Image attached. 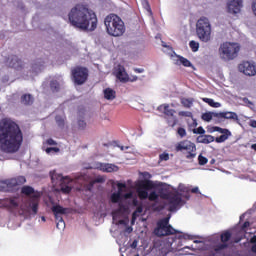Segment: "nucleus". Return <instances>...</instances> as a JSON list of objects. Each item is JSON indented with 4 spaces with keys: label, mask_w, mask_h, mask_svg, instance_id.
<instances>
[{
    "label": "nucleus",
    "mask_w": 256,
    "mask_h": 256,
    "mask_svg": "<svg viewBox=\"0 0 256 256\" xmlns=\"http://www.w3.org/2000/svg\"><path fill=\"white\" fill-rule=\"evenodd\" d=\"M249 125L253 127V129H256V120H250Z\"/></svg>",
    "instance_id": "052dcab7"
},
{
    "label": "nucleus",
    "mask_w": 256,
    "mask_h": 256,
    "mask_svg": "<svg viewBox=\"0 0 256 256\" xmlns=\"http://www.w3.org/2000/svg\"><path fill=\"white\" fill-rule=\"evenodd\" d=\"M178 115L179 117H189L190 119H193V112L191 111H179Z\"/></svg>",
    "instance_id": "c03bdc74"
},
{
    "label": "nucleus",
    "mask_w": 256,
    "mask_h": 256,
    "mask_svg": "<svg viewBox=\"0 0 256 256\" xmlns=\"http://www.w3.org/2000/svg\"><path fill=\"white\" fill-rule=\"evenodd\" d=\"M131 197H133V193L131 192L124 194V199H131Z\"/></svg>",
    "instance_id": "e2e57ef3"
},
{
    "label": "nucleus",
    "mask_w": 256,
    "mask_h": 256,
    "mask_svg": "<svg viewBox=\"0 0 256 256\" xmlns=\"http://www.w3.org/2000/svg\"><path fill=\"white\" fill-rule=\"evenodd\" d=\"M55 220L57 229L63 231V229H65V220H63V217L55 218Z\"/></svg>",
    "instance_id": "c9c22d12"
},
{
    "label": "nucleus",
    "mask_w": 256,
    "mask_h": 256,
    "mask_svg": "<svg viewBox=\"0 0 256 256\" xmlns=\"http://www.w3.org/2000/svg\"><path fill=\"white\" fill-rule=\"evenodd\" d=\"M8 208V209H15L19 207V203L13 198H6L4 200H0V208Z\"/></svg>",
    "instance_id": "6ab92c4d"
},
{
    "label": "nucleus",
    "mask_w": 256,
    "mask_h": 256,
    "mask_svg": "<svg viewBox=\"0 0 256 256\" xmlns=\"http://www.w3.org/2000/svg\"><path fill=\"white\" fill-rule=\"evenodd\" d=\"M190 192H191V193H195V194L199 193V187H194V188H192V189L190 190Z\"/></svg>",
    "instance_id": "0e129e2a"
},
{
    "label": "nucleus",
    "mask_w": 256,
    "mask_h": 256,
    "mask_svg": "<svg viewBox=\"0 0 256 256\" xmlns=\"http://www.w3.org/2000/svg\"><path fill=\"white\" fill-rule=\"evenodd\" d=\"M189 47L193 53H197V51H199V42L191 40L189 42Z\"/></svg>",
    "instance_id": "ea45409f"
},
{
    "label": "nucleus",
    "mask_w": 256,
    "mask_h": 256,
    "mask_svg": "<svg viewBox=\"0 0 256 256\" xmlns=\"http://www.w3.org/2000/svg\"><path fill=\"white\" fill-rule=\"evenodd\" d=\"M104 25L106 33L111 37H122L125 34V22L116 14L106 16Z\"/></svg>",
    "instance_id": "7ed1b4c3"
},
{
    "label": "nucleus",
    "mask_w": 256,
    "mask_h": 256,
    "mask_svg": "<svg viewBox=\"0 0 256 256\" xmlns=\"http://www.w3.org/2000/svg\"><path fill=\"white\" fill-rule=\"evenodd\" d=\"M177 135H179V137L183 139V137H187V130H185V128L183 127H179L177 129Z\"/></svg>",
    "instance_id": "49530a36"
},
{
    "label": "nucleus",
    "mask_w": 256,
    "mask_h": 256,
    "mask_svg": "<svg viewBox=\"0 0 256 256\" xmlns=\"http://www.w3.org/2000/svg\"><path fill=\"white\" fill-rule=\"evenodd\" d=\"M52 212L54 213L55 219H57L58 217H63L61 215H66L67 214V208H64L61 205H54L52 207Z\"/></svg>",
    "instance_id": "5701e85b"
},
{
    "label": "nucleus",
    "mask_w": 256,
    "mask_h": 256,
    "mask_svg": "<svg viewBox=\"0 0 256 256\" xmlns=\"http://www.w3.org/2000/svg\"><path fill=\"white\" fill-rule=\"evenodd\" d=\"M196 35L202 43L211 41V22L207 17H201L196 23Z\"/></svg>",
    "instance_id": "423d86ee"
},
{
    "label": "nucleus",
    "mask_w": 256,
    "mask_h": 256,
    "mask_svg": "<svg viewBox=\"0 0 256 256\" xmlns=\"http://www.w3.org/2000/svg\"><path fill=\"white\" fill-rule=\"evenodd\" d=\"M117 93L115 92V90L111 89V88H106L104 90V97L108 100V101H113V99H115Z\"/></svg>",
    "instance_id": "bb28decb"
},
{
    "label": "nucleus",
    "mask_w": 256,
    "mask_h": 256,
    "mask_svg": "<svg viewBox=\"0 0 256 256\" xmlns=\"http://www.w3.org/2000/svg\"><path fill=\"white\" fill-rule=\"evenodd\" d=\"M192 133H194V135H205V129L199 126L198 128L192 129Z\"/></svg>",
    "instance_id": "a18cd8bd"
},
{
    "label": "nucleus",
    "mask_w": 256,
    "mask_h": 256,
    "mask_svg": "<svg viewBox=\"0 0 256 256\" xmlns=\"http://www.w3.org/2000/svg\"><path fill=\"white\" fill-rule=\"evenodd\" d=\"M78 127L79 129H85V127H87V122H85V120H78Z\"/></svg>",
    "instance_id": "5fc2aeb1"
},
{
    "label": "nucleus",
    "mask_w": 256,
    "mask_h": 256,
    "mask_svg": "<svg viewBox=\"0 0 256 256\" xmlns=\"http://www.w3.org/2000/svg\"><path fill=\"white\" fill-rule=\"evenodd\" d=\"M243 102L246 103L248 107H253V102H251L248 98H243Z\"/></svg>",
    "instance_id": "6e6d98bb"
},
{
    "label": "nucleus",
    "mask_w": 256,
    "mask_h": 256,
    "mask_svg": "<svg viewBox=\"0 0 256 256\" xmlns=\"http://www.w3.org/2000/svg\"><path fill=\"white\" fill-rule=\"evenodd\" d=\"M68 21L72 27L81 31H95L97 29V14L83 4H76L70 10Z\"/></svg>",
    "instance_id": "f03ea898"
},
{
    "label": "nucleus",
    "mask_w": 256,
    "mask_h": 256,
    "mask_svg": "<svg viewBox=\"0 0 256 256\" xmlns=\"http://www.w3.org/2000/svg\"><path fill=\"white\" fill-rule=\"evenodd\" d=\"M125 211H127V206L123 202L118 203V209L112 212L113 219H115L118 213H125Z\"/></svg>",
    "instance_id": "7c9ffc66"
},
{
    "label": "nucleus",
    "mask_w": 256,
    "mask_h": 256,
    "mask_svg": "<svg viewBox=\"0 0 256 256\" xmlns=\"http://www.w3.org/2000/svg\"><path fill=\"white\" fill-rule=\"evenodd\" d=\"M25 183H27L25 176H17L6 180H0V191L4 193H11L15 190V187L25 185Z\"/></svg>",
    "instance_id": "0eeeda50"
},
{
    "label": "nucleus",
    "mask_w": 256,
    "mask_h": 256,
    "mask_svg": "<svg viewBox=\"0 0 256 256\" xmlns=\"http://www.w3.org/2000/svg\"><path fill=\"white\" fill-rule=\"evenodd\" d=\"M51 179L52 183H55V185L60 183L62 193H65L66 195L71 193L73 188L69 186V184L64 185V183H71V179H69V177H63V175L53 172L51 173Z\"/></svg>",
    "instance_id": "f8f14e48"
},
{
    "label": "nucleus",
    "mask_w": 256,
    "mask_h": 256,
    "mask_svg": "<svg viewBox=\"0 0 256 256\" xmlns=\"http://www.w3.org/2000/svg\"><path fill=\"white\" fill-rule=\"evenodd\" d=\"M139 213H143V206H137L136 210L133 212L132 214V221H135V219H137V216L139 215Z\"/></svg>",
    "instance_id": "37998d69"
},
{
    "label": "nucleus",
    "mask_w": 256,
    "mask_h": 256,
    "mask_svg": "<svg viewBox=\"0 0 256 256\" xmlns=\"http://www.w3.org/2000/svg\"><path fill=\"white\" fill-rule=\"evenodd\" d=\"M21 194L26 195L27 197H29V195H32V197L30 198L28 209H31L33 215H37L39 211V193L35 194V189L31 186H23L21 189Z\"/></svg>",
    "instance_id": "6e6552de"
},
{
    "label": "nucleus",
    "mask_w": 256,
    "mask_h": 256,
    "mask_svg": "<svg viewBox=\"0 0 256 256\" xmlns=\"http://www.w3.org/2000/svg\"><path fill=\"white\" fill-rule=\"evenodd\" d=\"M8 61V65L12 67V69H21L23 67V62L15 55L8 58Z\"/></svg>",
    "instance_id": "412c9836"
},
{
    "label": "nucleus",
    "mask_w": 256,
    "mask_h": 256,
    "mask_svg": "<svg viewBox=\"0 0 256 256\" xmlns=\"http://www.w3.org/2000/svg\"><path fill=\"white\" fill-rule=\"evenodd\" d=\"M159 161H169V153L164 152L159 155Z\"/></svg>",
    "instance_id": "3c124183"
},
{
    "label": "nucleus",
    "mask_w": 256,
    "mask_h": 256,
    "mask_svg": "<svg viewBox=\"0 0 256 256\" xmlns=\"http://www.w3.org/2000/svg\"><path fill=\"white\" fill-rule=\"evenodd\" d=\"M99 169L100 171H103V173H117V171H119V166L110 163H100Z\"/></svg>",
    "instance_id": "a211bd4d"
},
{
    "label": "nucleus",
    "mask_w": 256,
    "mask_h": 256,
    "mask_svg": "<svg viewBox=\"0 0 256 256\" xmlns=\"http://www.w3.org/2000/svg\"><path fill=\"white\" fill-rule=\"evenodd\" d=\"M117 187H118V193H123V189H125V187H127V184L126 183H118Z\"/></svg>",
    "instance_id": "864d4df0"
},
{
    "label": "nucleus",
    "mask_w": 256,
    "mask_h": 256,
    "mask_svg": "<svg viewBox=\"0 0 256 256\" xmlns=\"http://www.w3.org/2000/svg\"><path fill=\"white\" fill-rule=\"evenodd\" d=\"M134 72L135 73H145V69H143V68H135Z\"/></svg>",
    "instance_id": "680f3d73"
},
{
    "label": "nucleus",
    "mask_w": 256,
    "mask_h": 256,
    "mask_svg": "<svg viewBox=\"0 0 256 256\" xmlns=\"http://www.w3.org/2000/svg\"><path fill=\"white\" fill-rule=\"evenodd\" d=\"M166 201H168V211L170 212L177 211L179 207L185 204V202H183V194L179 193V191L169 192Z\"/></svg>",
    "instance_id": "9b49d317"
},
{
    "label": "nucleus",
    "mask_w": 256,
    "mask_h": 256,
    "mask_svg": "<svg viewBox=\"0 0 256 256\" xmlns=\"http://www.w3.org/2000/svg\"><path fill=\"white\" fill-rule=\"evenodd\" d=\"M228 247H229V244L222 242L220 244H217L214 247V251H215V253H219L220 251H223L224 249H227Z\"/></svg>",
    "instance_id": "4c0bfd02"
},
{
    "label": "nucleus",
    "mask_w": 256,
    "mask_h": 256,
    "mask_svg": "<svg viewBox=\"0 0 256 256\" xmlns=\"http://www.w3.org/2000/svg\"><path fill=\"white\" fill-rule=\"evenodd\" d=\"M158 111H162L164 113L169 127H175V125H177L178 120L177 117H175V113H177V111L169 107V104L160 105L158 107Z\"/></svg>",
    "instance_id": "ddd939ff"
},
{
    "label": "nucleus",
    "mask_w": 256,
    "mask_h": 256,
    "mask_svg": "<svg viewBox=\"0 0 256 256\" xmlns=\"http://www.w3.org/2000/svg\"><path fill=\"white\" fill-rule=\"evenodd\" d=\"M239 51H241L239 44L224 42L220 45L218 53L222 61H233V59H237Z\"/></svg>",
    "instance_id": "39448f33"
},
{
    "label": "nucleus",
    "mask_w": 256,
    "mask_h": 256,
    "mask_svg": "<svg viewBox=\"0 0 256 256\" xmlns=\"http://www.w3.org/2000/svg\"><path fill=\"white\" fill-rule=\"evenodd\" d=\"M95 183H105V178L103 176H99L96 179L90 181L89 183V187H93V185H95Z\"/></svg>",
    "instance_id": "79ce46f5"
},
{
    "label": "nucleus",
    "mask_w": 256,
    "mask_h": 256,
    "mask_svg": "<svg viewBox=\"0 0 256 256\" xmlns=\"http://www.w3.org/2000/svg\"><path fill=\"white\" fill-rule=\"evenodd\" d=\"M178 60L176 61V65H183V67H193V64L189 59L183 57V56H177Z\"/></svg>",
    "instance_id": "a878e982"
},
{
    "label": "nucleus",
    "mask_w": 256,
    "mask_h": 256,
    "mask_svg": "<svg viewBox=\"0 0 256 256\" xmlns=\"http://www.w3.org/2000/svg\"><path fill=\"white\" fill-rule=\"evenodd\" d=\"M193 98H182L181 99V104L185 109H191L193 107Z\"/></svg>",
    "instance_id": "473e14b6"
},
{
    "label": "nucleus",
    "mask_w": 256,
    "mask_h": 256,
    "mask_svg": "<svg viewBox=\"0 0 256 256\" xmlns=\"http://www.w3.org/2000/svg\"><path fill=\"white\" fill-rule=\"evenodd\" d=\"M50 89L53 91V93H57L60 89L59 82L57 80H52L50 82Z\"/></svg>",
    "instance_id": "e433bc0d"
},
{
    "label": "nucleus",
    "mask_w": 256,
    "mask_h": 256,
    "mask_svg": "<svg viewBox=\"0 0 256 256\" xmlns=\"http://www.w3.org/2000/svg\"><path fill=\"white\" fill-rule=\"evenodd\" d=\"M115 74L116 78L119 79L121 83H127V81H129V74L125 71L124 66L118 65Z\"/></svg>",
    "instance_id": "f3484780"
},
{
    "label": "nucleus",
    "mask_w": 256,
    "mask_h": 256,
    "mask_svg": "<svg viewBox=\"0 0 256 256\" xmlns=\"http://www.w3.org/2000/svg\"><path fill=\"white\" fill-rule=\"evenodd\" d=\"M250 243H256V235H254V236L250 239Z\"/></svg>",
    "instance_id": "338daca9"
},
{
    "label": "nucleus",
    "mask_w": 256,
    "mask_h": 256,
    "mask_svg": "<svg viewBox=\"0 0 256 256\" xmlns=\"http://www.w3.org/2000/svg\"><path fill=\"white\" fill-rule=\"evenodd\" d=\"M132 205H133L134 207H139V200H138L137 198H134V199L132 200Z\"/></svg>",
    "instance_id": "bf43d9fd"
},
{
    "label": "nucleus",
    "mask_w": 256,
    "mask_h": 256,
    "mask_svg": "<svg viewBox=\"0 0 256 256\" xmlns=\"http://www.w3.org/2000/svg\"><path fill=\"white\" fill-rule=\"evenodd\" d=\"M215 116L216 119H231L232 121H239V116L235 112H218Z\"/></svg>",
    "instance_id": "aec40b11"
},
{
    "label": "nucleus",
    "mask_w": 256,
    "mask_h": 256,
    "mask_svg": "<svg viewBox=\"0 0 256 256\" xmlns=\"http://www.w3.org/2000/svg\"><path fill=\"white\" fill-rule=\"evenodd\" d=\"M154 233L157 237H168L169 235H177L179 231L173 228V226L168 225L162 228H155Z\"/></svg>",
    "instance_id": "2eb2a0df"
},
{
    "label": "nucleus",
    "mask_w": 256,
    "mask_h": 256,
    "mask_svg": "<svg viewBox=\"0 0 256 256\" xmlns=\"http://www.w3.org/2000/svg\"><path fill=\"white\" fill-rule=\"evenodd\" d=\"M23 145V131L15 121L2 119L0 121V151L17 153Z\"/></svg>",
    "instance_id": "f257e3e1"
},
{
    "label": "nucleus",
    "mask_w": 256,
    "mask_h": 256,
    "mask_svg": "<svg viewBox=\"0 0 256 256\" xmlns=\"http://www.w3.org/2000/svg\"><path fill=\"white\" fill-rule=\"evenodd\" d=\"M132 249H137V240H134L131 244Z\"/></svg>",
    "instance_id": "69168bd1"
},
{
    "label": "nucleus",
    "mask_w": 256,
    "mask_h": 256,
    "mask_svg": "<svg viewBox=\"0 0 256 256\" xmlns=\"http://www.w3.org/2000/svg\"><path fill=\"white\" fill-rule=\"evenodd\" d=\"M191 119H192V122H190L189 119L186 120L189 131H193V129H195V127H197V125H198L197 119H195L193 117Z\"/></svg>",
    "instance_id": "a19ab883"
},
{
    "label": "nucleus",
    "mask_w": 256,
    "mask_h": 256,
    "mask_svg": "<svg viewBox=\"0 0 256 256\" xmlns=\"http://www.w3.org/2000/svg\"><path fill=\"white\" fill-rule=\"evenodd\" d=\"M248 227H251V223L249 221L244 222L242 225L243 231H245V229H247Z\"/></svg>",
    "instance_id": "4d7b16f0"
},
{
    "label": "nucleus",
    "mask_w": 256,
    "mask_h": 256,
    "mask_svg": "<svg viewBox=\"0 0 256 256\" xmlns=\"http://www.w3.org/2000/svg\"><path fill=\"white\" fill-rule=\"evenodd\" d=\"M215 141V136L212 135H200L196 138V143H202L203 145H209Z\"/></svg>",
    "instance_id": "4be33fe9"
},
{
    "label": "nucleus",
    "mask_w": 256,
    "mask_h": 256,
    "mask_svg": "<svg viewBox=\"0 0 256 256\" xmlns=\"http://www.w3.org/2000/svg\"><path fill=\"white\" fill-rule=\"evenodd\" d=\"M59 153V148H57V147H48V148H46V153Z\"/></svg>",
    "instance_id": "603ef678"
},
{
    "label": "nucleus",
    "mask_w": 256,
    "mask_h": 256,
    "mask_svg": "<svg viewBox=\"0 0 256 256\" xmlns=\"http://www.w3.org/2000/svg\"><path fill=\"white\" fill-rule=\"evenodd\" d=\"M158 197H160V199H169V191H167V188H160L158 190Z\"/></svg>",
    "instance_id": "f704fd0d"
},
{
    "label": "nucleus",
    "mask_w": 256,
    "mask_h": 256,
    "mask_svg": "<svg viewBox=\"0 0 256 256\" xmlns=\"http://www.w3.org/2000/svg\"><path fill=\"white\" fill-rule=\"evenodd\" d=\"M123 199V194L121 192H114L110 197L111 203H121Z\"/></svg>",
    "instance_id": "cd10ccee"
},
{
    "label": "nucleus",
    "mask_w": 256,
    "mask_h": 256,
    "mask_svg": "<svg viewBox=\"0 0 256 256\" xmlns=\"http://www.w3.org/2000/svg\"><path fill=\"white\" fill-rule=\"evenodd\" d=\"M175 149L176 151H188L186 159H195V157H197V154L195 153V151H197V146L189 140L180 141L176 144Z\"/></svg>",
    "instance_id": "9d476101"
},
{
    "label": "nucleus",
    "mask_w": 256,
    "mask_h": 256,
    "mask_svg": "<svg viewBox=\"0 0 256 256\" xmlns=\"http://www.w3.org/2000/svg\"><path fill=\"white\" fill-rule=\"evenodd\" d=\"M47 145H57V142H55V140H53L52 138H49L47 140Z\"/></svg>",
    "instance_id": "13d9d810"
},
{
    "label": "nucleus",
    "mask_w": 256,
    "mask_h": 256,
    "mask_svg": "<svg viewBox=\"0 0 256 256\" xmlns=\"http://www.w3.org/2000/svg\"><path fill=\"white\" fill-rule=\"evenodd\" d=\"M212 132H218V133H229V129L221 128L218 126L212 127Z\"/></svg>",
    "instance_id": "de8ad7c7"
},
{
    "label": "nucleus",
    "mask_w": 256,
    "mask_h": 256,
    "mask_svg": "<svg viewBox=\"0 0 256 256\" xmlns=\"http://www.w3.org/2000/svg\"><path fill=\"white\" fill-rule=\"evenodd\" d=\"M156 187L157 186L155 185V183H153V181L142 180L137 185L136 193L141 201H145V199H148L149 201H157L159 199V194H157V192L155 191H152L150 193L148 192L151 191V189H156Z\"/></svg>",
    "instance_id": "20e7f679"
},
{
    "label": "nucleus",
    "mask_w": 256,
    "mask_h": 256,
    "mask_svg": "<svg viewBox=\"0 0 256 256\" xmlns=\"http://www.w3.org/2000/svg\"><path fill=\"white\" fill-rule=\"evenodd\" d=\"M253 253H256V243L252 246Z\"/></svg>",
    "instance_id": "774afa93"
},
{
    "label": "nucleus",
    "mask_w": 256,
    "mask_h": 256,
    "mask_svg": "<svg viewBox=\"0 0 256 256\" xmlns=\"http://www.w3.org/2000/svg\"><path fill=\"white\" fill-rule=\"evenodd\" d=\"M218 112H205L202 114V120L209 123L213 119V117H217Z\"/></svg>",
    "instance_id": "c756f323"
},
{
    "label": "nucleus",
    "mask_w": 256,
    "mask_h": 256,
    "mask_svg": "<svg viewBox=\"0 0 256 256\" xmlns=\"http://www.w3.org/2000/svg\"><path fill=\"white\" fill-rule=\"evenodd\" d=\"M204 103H208L210 107H214L215 109L221 107V103L215 102V100L211 98H203Z\"/></svg>",
    "instance_id": "72a5a7b5"
},
{
    "label": "nucleus",
    "mask_w": 256,
    "mask_h": 256,
    "mask_svg": "<svg viewBox=\"0 0 256 256\" xmlns=\"http://www.w3.org/2000/svg\"><path fill=\"white\" fill-rule=\"evenodd\" d=\"M71 76L75 85H84L89 79V70L83 66H76L71 69Z\"/></svg>",
    "instance_id": "1a4fd4ad"
},
{
    "label": "nucleus",
    "mask_w": 256,
    "mask_h": 256,
    "mask_svg": "<svg viewBox=\"0 0 256 256\" xmlns=\"http://www.w3.org/2000/svg\"><path fill=\"white\" fill-rule=\"evenodd\" d=\"M238 70L240 73L247 75L248 77H255L256 67L255 64L249 61H243L238 65Z\"/></svg>",
    "instance_id": "4468645a"
},
{
    "label": "nucleus",
    "mask_w": 256,
    "mask_h": 256,
    "mask_svg": "<svg viewBox=\"0 0 256 256\" xmlns=\"http://www.w3.org/2000/svg\"><path fill=\"white\" fill-rule=\"evenodd\" d=\"M208 162H209V160L207 159V157H205L201 154L198 156L199 165H207Z\"/></svg>",
    "instance_id": "09e8293b"
},
{
    "label": "nucleus",
    "mask_w": 256,
    "mask_h": 256,
    "mask_svg": "<svg viewBox=\"0 0 256 256\" xmlns=\"http://www.w3.org/2000/svg\"><path fill=\"white\" fill-rule=\"evenodd\" d=\"M178 191H180V193H183L182 197H184V199H186L187 201L191 199V194H189L191 193V189H189V187L185 185H179Z\"/></svg>",
    "instance_id": "393cba45"
},
{
    "label": "nucleus",
    "mask_w": 256,
    "mask_h": 256,
    "mask_svg": "<svg viewBox=\"0 0 256 256\" xmlns=\"http://www.w3.org/2000/svg\"><path fill=\"white\" fill-rule=\"evenodd\" d=\"M241 9H243V0H231L228 3V13H232V15L241 13Z\"/></svg>",
    "instance_id": "dca6fc26"
},
{
    "label": "nucleus",
    "mask_w": 256,
    "mask_h": 256,
    "mask_svg": "<svg viewBox=\"0 0 256 256\" xmlns=\"http://www.w3.org/2000/svg\"><path fill=\"white\" fill-rule=\"evenodd\" d=\"M232 234L229 232V230L224 231L220 235V241L221 243H227L228 241H231Z\"/></svg>",
    "instance_id": "2f4dec72"
},
{
    "label": "nucleus",
    "mask_w": 256,
    "mask_h": 256,
    "mask_svg": "<svg viewBox=\"0 0 256 256\" xmlns=\"http://www.w3.org/2000/svg\"><path fill=\"white\" fill-rule=\"evenodd\" d=\"M34 101H35V99L33 98V95H31V94H24L20 98V103L22 105H26V106L33 105Z\"/></svg>",
    "instance_id": "b1692460"
},
{
    "label": "nucleus",
    "mask_w": 256,
    "mask_h": 256,
    "mask_svg": "<svg viewBox=\"0 0 256 256\" xmlns=\"http://www.w3.org/2000/svg\"><path fill=\"white\" fill-rule=\"evenodd\" d=\"M229 137H231V131H228V133H222L219 137L214 138V141H216V143H225Z\"/></svg>",
    "instance_id": "c85d7f7f"
},
{
    "label": "nucleus",
    "mask_w": 256,
    "mask_h": 256,
    "mask_svg": "<svg viewBox=\"0 0 256 256\" xmlns=\"http://www.w3.org/2000/svg\"><path fill=\"white\" fill-rule=\"evenodd\" d=\"M56 123L58 127H65V119H63L61 116H56Z\"/></svg>",
    "instance_id": "8fccbe9b"
},
{
    "label": "nucleus",
    "mask_w": 256,
    "mask_h": 256,
    "mask_svg": "<svg viewBox=\"0 0 256 256\" xmlns=\"http://www.w3.org/2000/svg\"><path fill=\"white\" fill-rule=\"evenodd\" d=\"M168 226H169V218H164V219L157 222V228L156 229H161L163 227H168Z\"/></svg>",
    "instance_id": "58836bf2"
}]
</instances>
